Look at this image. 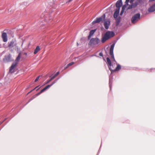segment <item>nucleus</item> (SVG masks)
I'll use <instances>...</instances> for the list:
<instances>
[{
  "label": "nucleus",
  "mask_w": 155,
  "mask_h": 155,
  "mask_svg": "<svg viewBox=\"0 0 155 155\" xmlns=\"http://www.w3.org/2000/svg\"><path fill=\"white\" fill-rule=\"evenodd\" d=\"M8 47L9 49L12 51L14 50H17L18 49L16 41L13 39L8 43Z\"/></svg>",
  "instance_id": "nucleus-1"
},
{
  "label": "nucleus",
  "mask_w": 155,
  "mask_h": 155,
  "mask_svg": "<svg viewBox=\"0 0 155 155\" xmlns=\"http://www.w3.org/2000/svg\"><path fill=\"white\" fill-rule=\"evenodd\" d=\"M115 35V34L112 31L107 32L102 38L101 41L102 43L106 41L110 38L113 37Z\"/></svg>",
  "instance_id": "nucleus-2"
},
{
  "label": "nucleus",
  "mask_w": 155,
  "mask_h": 155,
  "mask_svg": "<svg viewBox=\"0 0 155 155\" xmlns=\"http://www.w3.org/2000/svg\"><path fill=\"white\" fill-rule=\"evenodd\" d=\"M21 53L19 54L18 57L15 60V61L14 63L11 67L9 69V72L11 73H12L15 71L14 68L17 66L18 64V62L19 60L21 58Z\"/></svg>",
  "instance_id": "nucleus-3"
},
{
  "label": "nucleus",
  "mask_w": 155,
  "mask_h": 155,
  "mask_svg": "<svg viewBox=\"0 0 155 155\" xmlns=\"http://www.w3.org/2000/svg\"><path fill=\"white\" fill-rule=\"evenodd\" d=\"M100 42V40L97 38H91L88 44L90 45L94 46L98 44Z\"/></svg>",
  "instance_id": "nucleus-4"
},
{
  "label": "nucleus",
  "mask_w": 155,
  "mask_h": 155,
  "mask_svg": "<svg viewBox=\"0 0 155 155\" xmlns=\"http://www.w3.org/2000/svg\"><path fill=\"white\" fill-rule=\"evenodd\" d=\"M140 14L137 13L134 15L132 18L131 19V22L134 24L137 22L140 18Z\"/></svg>",
  "instance_id": "nucleus-5"
},
{
  "label": "nucleus",
  "mask_w": 155,
  "mask_h": 155,
  "mask_svg": "<svg viewBox=\"0 0 155 155\" xmlns=\"http://www.w3.org/2000/svg\"><path fill=\"white\" fill-rule=\"evenodd\" d=\"M105 18V15L104 14L102 16L99 18H97L96 19L93 21L92 23L94 24L96 23H98L101 21H102L104 20Z\"/></svg>",
  "instance_id": "nucleus-6"
},
{
  "label": "nucleus",
  "mask_w": 155,
  "mask_h": 155,
  "mask_svg": "<svg viewBox=\"0 0 155 155\" xmlns=\"http://www.w3.org/2000/svg\"><path fill=\"white\" fill-rule=\"evenodd\" d=\"M114 45L113 44L111 45L109 51V54L111 56V58L112 60L114 61H115L113 54Z\"/></svg>",
  "instance_id": "nucleus-7"
},
{
  "label": "nucleus",
  "mask_w": 155,
  "mask_h": 155,
  "mask_svg": "<svg viewBox=\"0 0 155 155\" xmlns=\"http://www.w3.org/2000/svg\"><path fill=\"white\" fill-rule=\"evenodd\" d=\"M107 65L110 71H112V69L111 68L112 65L110 60L109 58H106Z\"/></svg>",
  "instance_id": "nucleus-8"
},
{
  "label": "nucleus",
  "mask_w": 155,
  "mask_h": 155,
  "mask_svg": "<svg viewBox=\"0 0 155 155\" xmlns=\"http://www.w3.org/2000/svg\"><path fill=\"white\" fill-rule=\"evenodd\" d=\"M2 38L3 42H6L8 41V37L6 33L4 32L2 35Z\"/></svg>",
  "instance_id": "nucleus-9"
},
{
  "label": "nucleus",
  "mask_w": 155,
  "mask_h": 155,
  "mask_svg": "<svg viewBox=\"0 0 155 155\" xmlns=\"http://www.w3.org/2000/svg\"><path fill=\"white\" fill-rule=\"evenodd\" d=\"M122 5V0H118L116 4V6L117 8V9H119L120 10V8L121 7Z\"/></svg>",
  "instance_id": "nucleus-10"
},
{
  "label": "nucleus",
  "mask_w": 155,
  "mask_h": 155,
  "mask_svg": "<svg viewBox=\"0 0 155 155\" xmlns=\"http://www.w3.org/2000/svg\"><path fill=\"white\" fill-rule=\"evenodd\" d=\"M110 21L109 20H107L104 21V26L105 28L107 29L108 28L109 26L110 25Z\"/></svg>",
  "instance_id": "nucleus-11"
},
{
  "label": "nucleus",
  "mask_w": 155,
  "mask_h": 155,
  "mask_svg": "<svg viewBox=\"0 0 155 155\" xmlns=\"http://www.w3.org/2000/svg\"><path fill=\"white\" fill-rule=\"evenodd\" d=\"M121 68V66L119 64H117V66L115 69L113 70L112 71H110L111 73H113L114 72L119 71Z\"/></svg>",
  "instance_id": "nucleus-12"
},
{
  "label": "nucleus",
  "mask_w": 155,
  "mask_h": 155,
  "mask_svg": "<svg viewBox=\"0 0 155 155\" xmlns=\"http://www.w3.org/2000/svg\"><path fill=\"white\" fill-rule=\"evenodd\" d=\"M155 11V4L148 8V11L149 12H152Z\"/></svg>",
  "instance_id": "nucleus-13"
},
{
  "label": "nucleus",
  "mask_w": 155,
  "mask_h": 155,
  "mask_svg": "<svg viewBox=\"0 0 155 155\" xmlns=\"http://www.w3.org/2000/svg\"><path fill=\"white\" fill-rule=\"evenodd\" d=\"M55 83L54 82H53L51 84L48 85L46 86L45 87L43 88L41 91V93H42L44 91H45L46 89L48 88L51 87L52 85H53Z\"/></svg>",
  "instance_id": "nucleus-14"
},
{
  "label": "nucleus",
  "mask_w": 155,
  "mask_h": 155,
  "mask_svg": "<svg viewBox=\"0 0 155 155\" xmlns=\"http://www.w3.org/2000/svg\"><path fill=\"white\" fill-rule=\"evenodd\" d=\"M119 9H117L114 14V17L115 18H117V17L119 13Z\"/></svg>",
  "instance_id": "nucleus-15"
},
{
  "label": "nucleus",
  "mask_w": 155,
  "mask_h": 155,
  "mask_svg": "<svg viewBox=\"0 0 155 155\" xmlns=\"http://www.w3.org/2000/svg\"><path fill=\"white\" fill-rule=\"evenodd\" d=\"M40 50V47L39 46L36 47V48L34 50V54H36Z\"/></svg>",
  "instance_id": "nucleus-16"
},
{
  "label": "nucleus",
  "mask_w": 155,
  "mask_h": 155,
  "mask_svg": "<svg viewBox=\"0 0 155 155\" xmlns=\"http://www.w3.org/2000/svg\"><path fill=\"white\" fill-rule=\"evenodd\" d=\"M115 19L116 20V25L118 26L119 25L120 22V17H119L117 18H115Z\"/></svg>",
  "instance_id": "nucleus-17"
},
{
  "label": "nucleus",
  "mask_w": 155,
  "mask_h": 155,
  "mask_svg": "<svg viewBox=\"0 0 155 155\" xmlns=\"http://www.w3.org/2000/svg\"><path fill=\"white\" fill-rule=\"evenodd\" d=\"M126 7L127 6H126V5H124L122 6V10L120 14V15H122Z\"/></svg>",
  "instance_id": "nucleus-18"
},
{
  "label": "nucleus",
  "mask_w": 155,
  "mask_h": 155,
  "mask_svg": "<svg viewBox=\"0 0 155 155\" xmlns=\"http://www.w3.org/2000/svg\"><path fill=\"white\" fill-rule=\"evenodd\" d=\"M74 64V62H71L70 63L68 64H67V67L66 68H65V69L67 68H68V67H69L70 66Z\"/></svg>",
  "instance_id": "nucleus-19"
},
{
  "label": "nucleus",
  "mask_w": 155,
  "mask_h": 155,
  "mask_svg": "<svg viewBox=\"0 0 155 155\" xmlns=\"http://www.w3.org/2000/svg\"><path fill=\"white\" fill-rule=\"evenodd\" d=\"M95 30H91L90 32V36H91L93 35L95 32Z\"/></svg>",
  "instance_id": "nucleus-20"
},
{
  "label": "nucleus",
  "mask_w": 155,
  "mask_h": 155,
  "mask_svg": "<svg viewBox=\"0 0 155 155\" xmlns=\"http://www.w3.org/2000/svg\"><path fill=\"white\" fill-rule=\"evenodd\" d=\"M132 5H133V8H135L138 5V3L137 2H135L134 3H133Z\"/></svg>",
  "instance_id": "nucleus-21"
},
{
  "label": "nucleus",
  "mask_w": 155,
  "mask_h": 155,
  "mask_svg": "<svg viewBox=\"0 0 155 155\" xmlns=\"http://www.w3.org/2000/svg\"><path fill=\"white\" fill-rule=\"evenodd\" d=\"M133 8V5H129V7L127 8V10L128 9H131Z\"/></svg>",
  "instance_id": "nucleus-22"
},
{
  "label": "nucleus",
  "mask_w": 155,
  "mask_h": 155,
  "mask_svg": "<svg viewBox=\"0 0 155 155\" xmlns=\"http://www.w3.org/2000/svg\"><path fill=\"white\" fill-rule=\"evenodd\" d=\"M130 0H126L125 2V4L124 5H126V6H127L128 5V3L129 2Z\"/></svg>",
  "instance_id": "nucleus-23"
},
{
  "label": "nucleus",
  "mask_w": 155,
  "mask_h": 155,
  "mask_svg": "<svg viewBox=\"0 0 155 155\" xmlns=\"http://www.w3.org/2000/svg\"><path fill=\"white\" fill-rule=\"evenodd\" d=\"M40 76H38L36 78V79H35V82H37V81H38V79H39V78H40Z\"/></svg>",
  "instance_id": "nucleus-24"
},
{
  "label": "nucleus",
  "mask_w": 155,
  "mask_h": 155,
  "mask_svg": "<svg viewBox=\"0 0 155 155\" xmlns=\"http://www.w3.org/2000/svg\"><path fill=\"white\" fill-rule=\"evenodd\" d=\"M39 86H37V87H35V88H34V89H33L31 91H30L28 93V94L30 93L31 92L35 90L36 88L37 87H38Z\"/></svg>",
  "instance_id": "nucleus-25"
},
{
  "label": "nucleus",
  "mask_w": 155,
  "mask_h": 155,
  "mask_svg": "<svg viewBox=\"0 0 155 155\" xmlns=\"http://www.w3.org/2000/svg\"><path fill=\"white\" fill-rule=\"evenodd\" d=\"M56 76L54 75V76H53L52 77H51V78L52 80Z\"/></svg>",
  "instance_id": "nucleus-26"
},
{
  "label": "nucleus",
  "mask_w": 155,
  "mask_h": 155,
  "mask_svg": "<svg viewBox=\"0 0 155 155\" xmlns=\"http://www.w3.org/2000/svg\"><path fill=\"white\" fill-rule=\"evenodd\" d=\"M99 55L101 56H103V55L102 53H101V52L99 54Z\"/></svg>",
  "instance_id": "nucleus-27"
},
{
  "label": "nucleus",
  "mask_w": 155,
  "mask_h": 155,
  "mask_svg": "<svg viewBox=\"0 0 155 155\" xmlns=\"http://www.w3.org/2000/svg\"><path fill=\"white\" fill-rule=\"evenodd\" d=\"M52 80L51 78L49 80H48V81H47V83H49Z\"/></svg>",
  "instance_id": "nucleus-28"
},
{
  "label": "nucleus",
  "mask_w": 155,
  "mask_h": 155,
  "mask_svg": "<svg viewBox=\"0 0 155 155\" xmlns=\"http://www.w3.org/2000/svg\"><path fill=\"white\" fill-rule=\"evenodd\" d=\"M59 72H58L55 74V76H57L59 74Z\"/></svg>",
  "instance_id": "nucleus-29"
},
{
  "label": "nucleus",
  "mask_w": 155,
  "mask_h": 155,
  "mask_svg": "<svg viewBox=\"0 0 155 155\" xmlns=\"http://www.w3.org/2000/svg\"><path fill=\"white\" fill-rule=\"evenodd\" d=\"M41 93V91H40V92L38 93L37 94H36V95L38 96V95H39V94H40Z\"/></svg>",
  "instance_id": "nucleus-30"
},
{
  "label": "nucleus",
  "mask_w": 155,
  "mask_h": 155,
  "mask_svg": "<svg viewBox=\"0 0 155 155\" xmlns=\"http://www.w3.org/2000/svg\"><path fill=\"white\" fill-rule=\"evenodd\" d=\"M134 1V0H130L129 1L130 3H132Z\"/></svg>",
  "instance_id": "nucleus-31"
},
{
  "label": "nucleus",
  "mask_w": 155,
  "mask_h": 155,
  "mask_svg": "<svg viewBox=\"0 0 155 155\" xmlns=\"http://www.w3.org/2000/svg\"><path fill=\"white\" fill-rule=\"evenodd\" d=\"M155 0H149V2H152V1H155Z\"/></svg>",
  "instance_id": "nucleus-32"
},
{
  "label": "nucleus",
  "mask_w": 155,
  "mask_h": 155,
  "mask_svg": "<svg viewBox=\"0 0 155 155\" xmlns=\"http://www.w3.org/2000/svg\"><path fill=\"white\" fill-rule=\"evenodd\" d=\"M91 36H90V35H89L88 37V39H89V38H90V37Z\"/></svg>",
  "instance_id": "nucleus-33"
},
{
  "label": "nucleus",
  "mask_w": 155,
  "mask_h": 155,
  "mask_svg": "<svg viewBox=\"0 0 155 155\" xmlns=\"http://www.w3.org/2000/svg\"><path fill=\"white\" fill-rule=\"evenodd\" d=\"M72 0H69V1H68V2H71Z\"/></svg>",
  "instance_id": "nucleus-34"
},
{
  "label": "nucleus",
  "mask_w": 155,
  "mask_h": 155,
  "mask_svg": "<svg viewBox=\"0 0 155 155\" xmlns=\"http://www.w3.org/2000/svg\"><path fill=\"white\" fill-rule=\"evenodd\" d=\"M110 88L111 89V85L110 84Z\"/></svg>",
  "instance_id": "nucleus-35"
}]
</instances>
